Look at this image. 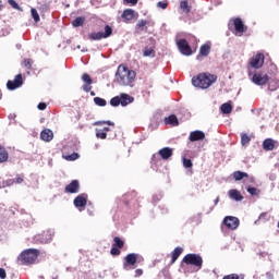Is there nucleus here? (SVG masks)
<instances>
[{"label":"nucleus","instance_id":"nucleus-1","mask_svg":"<svg viewBox=\"0 0 279 279\" xmlns=\"http://www.w3.org/2000/svg\"><path fill=\"white\" fill-rule=\"evenodd\" d=\"M217 80V74L203 72L192 77V84L195 86V88H202L203 90H206V88H210V86L215 84Z\"/></svg>","mask_w":279,"mask_h":279},{"label":"nucleus","instance_id":"nucleus-2","mask_svg":"<svg viewBox=\"0 0 279 279\" xmlns=\"http://www.w3.org/2000/svg\"><path fill=\"white\" fill-rule=\"evenodd\" d=\"M116 80L120 86H130V84L136 80V72L124 65H119L116 73Z\"/></svg>","mask_w":279,"mask_h":279},{"label":"nucleus","instance_id":"nucleus-3","mask_svg":"<svg viewBox=\"0 0 279 279\" xmlns=\"http://www.w3.org/2000/svg\"><path fill=\"white\" fill-rule=\"evenodd\" d=\"M40 256V251L37 248H26L19 256L17 262L20 265H34Z\"/></svg>","mask_w":279,"mask_h":279},{"label":"nucleus","instance_id":"nucleus-4","mask_svg":"<svg viewBox=\"0 0 279 279\" xmlns=\"http://www.w3.org/2000/svg\"><path fill=\"white\" fill-rule=\"evenodd\" d=\"M134 101V97L130 96L129 94H120L119 96H114L110 99V106L117 108L118 106H130Z\"/></svg>","mask_w":279,"mask_h":279},{"label":"nucleus","instance_id":"nucleus-5","mask_svg":"<svg viewBox=\"0 0 279 279\" xmlns=\"http://www.w3.org/2000/svg\"><path fill=\"white\" fill-rule=\"evenodd\" d=\"M182 262L185 265H192L193 267H196L197 271H199L204 265V259L198 254L193 253L186 254Z\"/></svg>","mask_w":279,"mask_h":279},{"label":"nucleus","instance_id":"nucleus-6","mask_svg":"<svg viewBox=\"0 0 279 279\" xmlns=\"http://www.w3.org/2000/svg\"><path fill=\"white\" fill-rule=\"evenodd\" d=\"M34 243L36 244H47L53 241V231L45 230L41 233H37L33 238Z\"/></svg>","mask_w":279,"mask_h":279},{"label":"nucleus","instance_id":"nucleus-7","mask_svg":"<svg viewBox=\"0 0 279 279\" xmlns=\"http://www.w3.org/2000/svg\"><path fill=\"white\" fill-rule=\"evenodd\" d=\"M123 247H125V240L120 236H114L113 244L110 250L111 256H121V250H123Z\"/></svg>","mask_w":279,"mask_h":279},{"label":"nucleus","instance_id":"nucleus-8","mask_svg":"<svg viewBox=\"0 0 279 279\" xmlns=\"http://www.w3.org/2000/svg\"><path fill=\"white\" fill-rule=\"evenodd\" d=\"M112 34V27L110 25L105 26V32L90 33L88 35L89 40H104V38H110Z\"/></svg>","mask_w":279,"mask_h":279},{"label":"nucleus","instance_id":"nucleus-9","mask_svg":"<svg viewBox=\"0 0 279 279\" xmlns=\"http://www.w3.org/2000/svg\"><path fill=\"white\" fill-rule=\"evenodd\" d=\"M137 260H138V254L136 253L128 254L123 260V269H125V271H130V269H132V267L136 265Z\"/></svg>","mask_w":279,"mask_h":279},{"label":"nucleus","instance_id":"nucleus-10","mask_svg":"<svg viewBox=\"0 0 279 279\" xmlns=\"http://www.w3.org/2000/svg\"><path fill=\"white\" fill-rule=\"evenodd\" d=\"M177 47L182 56H193V48H191L186 39L177 40Z\"/></svg>","mask_w":279,"mask_h":279},{"label":"nucleus","instance_id":"nucleus-11","mask_svg":"<svg viewBox=\"0 0 279 279\" xmlns=\"http://www.w3.org/2000/svg\"><path fill=\"white\" fill-rule=\"evenodd\" d=\"M264 64H265V54L262 52H258L256 56L252 57L250 61V66H252V69H263Z\"/></svg>","mask_w":279,"mask_h":279},{"label":"nucleus","instance_id":"nucleus-12","mask_svg":"<svg viewBox=\"0 0 279 279\" xmlns=\"http://www.w3.org/2000/svg\"><path fill=\"white\" fill-rule=\"evenodd\" d=\"M233 26L235 29V36H243V34L247 32V26L243 24V20H241V17L233 19Z\"/></svg>","mask_w":279,"mask_h":279},{"label":"nucleus","instance_id":"nucleus-13","mask_svg":"<svg viewBox=\"0 0 279 279\" xmlns=\"http://www.w3.org/2000/svg\"><path fill=\"white\" fill-rule=\"evenodd\" d=\"M21 86H23V74H17L13 81L7 82L8 90H16V88H21Z\"/></svg>","mask_w":279,"mask_h":279},{"label":"nucleus","instance_id":"nucleus-14","mask_svg":"<svg viewBox=\"0 0 279 279\" xmlns=\"http://www.w3.org/2000/svg\"><path fill=\"white\" fill-rule=\"evenodd\" d=\"M253 83L257 86H265L269 82V75L263 73H255L253 75Z\"/></svg>","mask_w":279,"mask_h":279},{"label":"nucleus","instance_id":"nucleus-15","mask_svg":"<svg viewBox=\"0 0 279 279\" xmlns=\"http://www.w3.org/2000/svg\"><path fill=\"white\" fill-rule=\"evenodd\" d=\"M73 204L75 208H86V204H88V194L77 195L74 198Z\"/></svg>","mask_w":279,"mask_h":279},{"label":"nucleus","instance_id":"nucleus-16","mask_svg":"<svg viewBox=\"0 0 279 279\" xmlns=\"http://www.w3.org/2000/svg\"><path fill=\"white\" fill-rule=\"evenodd\" d=\"M223 223L229 230H236L239 228V218L228 216L223 219Z\"/></svg>","mask_w":279,"mask_h":279},{"label":"nucleus","instance_id":"nucleus-17","mask_svg":"<svg viewBox=\"0 0 279 279\" xmlns=\"http://www.w3.org/2000/svg\"><path fill=\"white\" fill-rule=\"evenodd\" d=\"M82 81L84 82L83 90L85 93H90V90H93V78L90 77V74L84 73L82 75Z\"/></svg>","mask_w":279,"mask_h":279},{"label":"nucleus","instance_id":"nucleus-18","mask_svg":"<svg viewBox=\"0 0 279 279\" xmlns=\"http://www.w3.org/2000/svg\"><path fill=\"white\" fill-rule=\"evenodd\" d=\"M233 179L235 180V182H241V180L248 178L250 182L252 184H254V182H256V179H254V177H250V174H247V172H243L241 170L234 171L233 172Z\"/></svg>","mask_w":279,"mask_h":279},{"label":"nucleus","instance_id":"nucleus-19","mask_svg":"<svg viewBox=\"0 0 279 279\" xmlns=\"http://www.w3.org/2000/svg\"><path fill=\"white\" fill-rule=\"evenodd\" d=\"M206 138V133L204 131H192L189 135V141L191 143H196L197 141H204Z\"/></svg>","mask_w":279,"mask_h":279},{"label":"nucleus","instance_id":"nucleus-20","mask_svg":"<svg viewBox=\"0 0 279 279\" xmlns=\"http://www.w3.org/2000/svg\"><path fill=\"white\" fill-rule=\"evenodd\" d=\"M64 193H70V194L80 193V181L72 180L71 183H69L65 186Z\"/></svg>","mask_w":279,"mask_h":279},{"label":"nucleus","instance_id":"nucleus-21","mask_svg":"<svg viewBox=\"0 0 279 279\" xmlns=\"http://www.w3.org/2000/svg\"><path fill=\"white\" fill-rule=\"evenodd\" d=\"M158 154L162 160H169V158L173 156V148L163 147L158 151Z\"/></svg>","mask_w":279,"mask_h":279},{"label":"nucleus","instance_id":"nucleus-22","mask_svg":"<svg viewBox=\"0 0 279 279\" xmlns=\"http://www.w3.org/2000/svg\"><path fill=\"white\" fill-rule=\"evenodd\" d=\"M41 141H45L46 143H51L53 141V131L46 129L41 131L40 133Z\"/></svg>","mask_w":279,"mask_h":279},{"label":"nucleus","instance_id":"nucleus-23","mask_svg":"<svg viewBox=\"0 0 279 279\" xmlns=\"http://www.w3.org/2000/svg\"><path fill=\"white\" fill-rule=\"evenodd\" d=\"M121 16L125 23H130V21H134L135 12L133 9H126Z\"/></svg>","mask_w":279,"mask_h":279},{"label":"nucleus","instance_id":"nucleus-24","mask_svg":"<svg viewBox=\"0 0 279 279\" xmlns=\"http://www.w3.org/2000/svg\"><path fill=\"white\" fill-rule=\"evenodd\" d=\"M182 252H184V248H182L180 246L175 247L172 251L170 265H173L175 263V260H178V258H180V256H182Z\"/></svg>","mask_w":279,"mask_h":279},{"label":"nucleus","instance_id":"nucleus-25","mask_svg":"<svg viewBox=\"0 0 279 279\" xmlns=\"http://www.w3.org/2000/svg\"><path fill=\"white\" fill-rule=\"evenodd\" d=\"M276 147V142H274V140L271 138H266L263 142V149H265V151H274Z\"/></svg>","mask_w":279,"mask_h":279},{"label":"nucleus","instance_id":"nucleus-26","mask_svg":"<svg viewBox=\"0 0 279 279\" xmlns=\"http://www.w3.org/2000/svg\"><path fill=\"white\" fill-rule=\"evenodd\" d=\"M228 195L230 199H234V202H242L243 195H241V192L239 190H230L228 192Z\"/></svg>","mask_w":279,"mask_h":279},{"label":"nucleus","instance_id":"nucleus-27","mask_svg":"<svg viewBox=\"0 0 279 279\" xmlns=\"http://www.w3.org/2000/svg\"><path fill=\"white\" fill-rule=\"evenodd\" d=\"M209 53H210V45L208 44L202 45L199 48L197 60H199V58L202 57L206 58V56H208Z\"/></svg>","mask_w":279,"mask_h":279},{"label":"nucleus","instance_id":"nucleus-28","mask_svg":"<svg viewBox=\"0 0 279 279\" xmlns=\"http://www.w3.org/2000/svg\"><path fill=\"white\" fill-rule=\"evenodd\" d=\"M165 123L166 125H173V126L180 125V122L178 121V117L175 114H171L168 118H166Z\"/></svg>","mask_w":279,"mask_h":279},{"label":"nucleus","instance_id":"nucleus-29","mask_svg":"<svg viewBox=\"0 0 279 279\" xmlns=\"http://www.w3.org/2000/svg\"><path fill=\"white\" fill-rule=\"evenodd\" d=\"M180 9L182 10V12H184L185 14H190L192 7L189 4V0H183L180 2Z\"/></svg>","mask_w":279,"mask_h":279},{"label":"nucleus","instance_id":"nucleus-30","mask_svg":"<svg viewBox=\"0 0 279 279\" xmlns=\"http://www.w3.org/2000/svg\"><path fill=\"white\" fill-rule=\"evenodd\" d=\"M84 23H86V17L78 16L72 21L73 27H83Z\"/></svg>","mask_w":279,"mask_h":279},{"label":"nucleus","instance_id":"nucleus-31","mask_svg":"<svg viewBox=\"0 0 279 279\" xmlns=\"http://www.w3.org/2000/svg\"><path fill=\"white\" fill-rule=\"evenodd\" d=\"M220 110L222 114H230V112H232V105L230 102H225L221 105Z\"/></svg>","mask_w":279,"mask_h":279},{"label":"nucleus","instance_id":"nucleus-32","mask_svg":"<svg viewBox=\"0 0 279 279\" xmlns=\"http://www.w3.org/2000/svg\"><path fill=\"white\" fill-rule=\"evenodd\" d=\"M9 154L5 147L0 145V162H8Z\"/></svg>","mask_w":279,"mask_h":279},{"label":"nucleus","instance_id":"nucleus-33","mask_svg":"<svg viewBox=\"0 0 279 279\" xmlns=\"http://www.w3.org/2000/svg\"><path fill=\"white\" fill-rule=\"evenodd\" d=\"M144 58H155L156 57V50L154 48H145L143 52Z\"/></svg>","mask_w":279,"mask_h":279},{"label":"nucleus","instance_id":"nucleus-34","mask_svg":"<svg viewBox=\"0 0 279 279\" xmlns=\"http://www.w3.org/2000/svg\"><path fill=\"white\" fill-rule=\"evenodd\" d=\"M94 104L96 106H99L100 108H104L105 106H107L108 101H106V99H104L101 97H95L94 98Z\"/></svg>","mask_w":279,"mask_h":279},{"label":"nucleus","instance_id":"nucleus-35","mask_svg":"<svg viewBox=\"0 0 279 279\" xmlns=\"http://www.w3.org/2000/svg\"><path fill=\"white\" fill-rule=\"evenodd\" d=\"M96 138H101V141H106V138H108V134L102 129H96Z\"/></svg>","mask_w":279,"mask_h":279},{"label":"nucleus","instance_id":"nucleus-36","mask_svg":"<svg viewBox=\"0 0 279 279\" xmlns=\"http://www.w3.org/2000/svg\"><path fill=\"white\" fill-rule=\"evenodd\" d=\"M31 14H32L33 20H34L35 23L40 22V15L38 14V11L35 8L31 9Z\"/></svg>","mask_w":279,"mask_h":279},{"label":"nucleus","instance_id":"nucleus-37","mask_svg":"<svg viewBox=\"0 0 279 279\" xmlns=\"http://www.w3.org/2000/svg\"><path fill=\"white\" fill-rule=\"evenodd\" d=\"M63 158L64 160H69V161L77 160V158H80V154L73 153L71 155L63 156Z\"/></svg>","mask_w":279,"mask_h":279},{"label":"nucleus","instance_id":"nucleus-38","mask_svg":"<svg viewBox=\"0 0 279 279\" xmlns=\"http://www.w3.org/2000/svg\"><path fill=\"white\" fill-rule=\"evenodd\" d=\"M183 167L185 169H192L193 168V161L191 159H187L186 157H183Z\"/></svg>","mask_w":279,"mask_h":279},{"label":"nucleus","instance_id":"nucleus-39","mask_svg":"<svg viewBox=\"0 0 279 279\" xmlns=\"http://www.w3.org/2000/svg\"><path fill=\"white\" fill-rule=\"evenodd\" d=\"M245 277L243 275L238 274H230L226 275L222 279H244Z\"/></svg>","mask_w":279,"mask_h":279},{"label":"nucleus","instance_id":"nucleus-40","mask_svg":"<svg viewBox=\"0 0 279 279\" xmlns=\"http://www.w3.org/2000/svg\"><path fill=\"white\" fill-rule=\"evenodd\" d=\"M250 141H252V137H250V135L243 133L241 135V143L242 145H247L250 143Z\"/></svg>","mask_w":279,"mask_h":279},{"label":"nucleus","instance_id":"nucleus-41","mask_svg":"<svg viewBox=\"0 0 279 279\" xmlns=\"http://www.w3.org/2000/svg\"><path fill=\"white\" fill-rule=\"evenodd\" d=\"M247 193H250V195H260V190L256 189V187H252V186H248L246 189Z\"/></svg>","mask_w":279,"mask_h":279},{"label":"nucleus","instance_id":"nucleus-42","mask_svg":"<svg viewBox=\"0 0 279 279\" xmlns=\"http://www.w3.org/2000/svg\"><path fill=\"white\" fill-rule=\"evenodd\" d=\"M106 124L114 128V122L112 121H96L93 123V125H106Z\"/></svg>","mask_w":279,"mask_h":279},{"label":"nucleus","instance_id":"nucleus-43","mask_svg":"<svg viewBox=\"0 0 279 279\" xmlns=\"http://www.w3.org/2000/svg\"><path fill=\"white\" fill-rule=\"evenodd\" d=\"M157 8H160L161 10H167V8H169V1L167 0L159 1L157 3Z\"/></svg>","mask_w":279,"mask_h":279},{"label":"nucleus","instance_id":"nucleus-44","mask_svg":"<svg viewBox=\"0 0 279 279\" xmlns=\"http://www.w3.org/2000/svg\"><path fill=\"white\" fill-rule=\"evenodd\" d=\"M23 63H24V66L26 69H28V71H29V70H32V64H34V60H32V59H24Z\"/></svg>","mask_w":279,"mask_h":279},{"label":"nucleus","instance_id":"nucleus-45","mask_svg":"<svg viewBox=\"0 0 279 279\" xmlns=\"http://www.w3.org/2000/svg\"><path fill=\"white\" fill-rule=\"evenodd\" d=\"M8 3L11 5V8H13V10H21L19 3H16L14 0H8Z\"/></svg>","mask_w":279,"mask_h":279},{"label":"nucleus","instance_id":"nucleus-46","mask_svg":"<svg viewBox=\"0 0 279 279\" xmlns=\"http://www.w3.org/2000/svg\"><path fill=\"white\" fill-rule=\"evenodd\" d=\"M160 199H162V194L158 193L153 195V204H158Z\"/></svg>","mask_w":279,"mask_h":279},{"label":"nucleus","instance_id":"nucleus-47","mask_svg":"<svg viewBox=\"0 0 279 279\" xmlns=\"http://www.w3.org/2000/svg\"><path fill=\"white\" fill-rule=\"evenodd\" d=\"M124 5H136L138 0H123Z\"/></svg>","mask_w":279,"mask_h":279},{"label":"nucleus","instance_id":"nucleus-48","mask_svg":"<svg viewBox=\"0 0 279 279\" xmlns=\"http://www.w3.org/2000/svg\"><path fill=\"white\" fill-rule=\"evenodd\" d=\"M141 276H143V269L137 268V269L135 270L134 278H141Z\"/></svg>","mask_w":279,"mask_h":279},{"label":"nucleus","instance_id":"nucleus-49","mask_svg":"<svg viewBox=\"0 0 279 279\" xmlns=\"http://www.w3.org/2000/svg\"><path fill=\"white\" fill-rule=\"evenodd\" d=\"M37 108H38V110H47V104L46 102H39Z\"/></svg>","mask_w":279,"mask_h":279},{"label":"nucleus","instance_id":"nucleus-50","mask_svg":"<svg viewBox=\"0 0 279 279\" xmlns=\"http://www.w3.org/2000/svg\"><path fill=\"white\" fill-rule=\"evenodd\" d=\"M0 278L1 279L8 278V274L5 272V269H3V268H0Z\"/></svg>","mask_w":279,"mask_h":279},{"label":"nucleus","instance_id":"nucleus-51","mask_svg":"<svg viewBox=\"0 0 279 279\" xmlns=\"http://www.w3.org/2000/svg\"><path fill=\"white\" fill-rule=\"evenodd\" d=\"M145 25H147V21H145V20H141V21L137 23V27H145Z\"/></svg>","mask_w":279,"mask_h":279},{"label":"nucleus","instance_id":"nucleus-52","mask_svg":"<svg viewBox=\"0 0 279 279\" xmlns=\"http://www.w3.org/2000/svg\"><path fill=\"white\" fill-rule=\"evenodd\" d=\"M15 182H16V184H23V177L17 175V177L15 178Z\"/></svg>","mask_w":279,"mask_h":279},{"label":"nucleus","instance_id":"nucleus-53","mask_svg":"<svg viewBox=\"0 0 279 279\" xmlns=\"http://www.w3.org/2000/svg\"><path fill=\"white\" fill-rule=\"evenodd\" d=\"M258 219H267V213H262L258 217Z\"/></svg>","mask_w":279,"mask_h":279},{"label":"nucleus","instance_id":"nucleus-54","mask_svg":"<svg viewBox=\"0 0 279 279\" xmlns=\"http://www.w3.org/2000/svg\"><path fill=\"white\" fill-rule=\"evenodd\" d=\"M102 130H104L105 134H108V132H110V128H108V126H104Z\"/></svg>","mask_w":279,"mask_h":279},{"label":"nucleus","instance_id":"nucleus-55","mask_svg":"<svg viewBox=\"0 0 279 279\" xmlns=\"http://www.w3.org/2000/svg\"><path fill=\"white\" fill-rule=\"evenodd\" d=\"M267 278H268V279H274V275L270 274V272H268V274H267Z\"/></svg>","mask_w":279,"mask_h":279},{"label":"nucleus","instance_id":"nucleus-56","mask_svg":"<svg viewBox=\"0 0 279 279\" xmlns=\"http://www.w3.org/2000/svg\"><path fill=\"white\" fill-rule=\"evenodd\" d=\"M162 274H163V276H167V274H169V269H163Z\"/></svg>","mask_w":279,"mask_h":279},{"label":"nucleus","instance_id":"nucleus-57","mask_svg":"<svg viewBox=\"0 0 279 279\" xmlns=\"http://www.w3.org/2000/svg\"><path fill=\"white\" fill-rule=\"evenodd\" d=\"M3 10V1L0 0V12Z\"/></svg>","mask_w":279,"mask_h":279},{"label":"nucleus","instance_id":"nucleus-58","mask_svg":"<svg viewBox=\"0 0 279 279\" xmlns=\"http://www.w3.org/2000/svg\"><path fill=\"white\" fill-rule=\"evenodd\" d=\"M3 99V92L0 89V100Z\"/></svg>","mask_w":279,"mask_h":279},{"label":"nucleus","instance_id":"nucleus-59","mask_svg":"<svg viewBox=\"0 0 279 279\" xmlns=\"http://www.w3.org/2000/svg\"><path fill=\"white\" fill-rule=\"evenodd\" d=\"M92 97H95V92H90Z\"/></svg>","mask_w":279,"mask_h":279},{"label":"nucleus","instance_id":"nucleus-60","mask_svg":"<svg viewBox=\"0 0 279 279\" xmlns=\"http://www.w3.org/2000/svg\"><path fill=\"white\" fill-rule=\"evenodd\" d=\"M89 215H92V216H93V213H89Z\"/></svg>","mask_w":279,"mask_h":279}]
</instances>
